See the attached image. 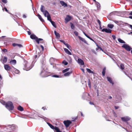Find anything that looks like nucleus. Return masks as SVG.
Returning a JSON list of instances; mask_svg holds the SVG:
<instances>
[{
  "label": "nucleus",
  "instance_id": "35",
  "mask_svg": "<svg viewBox=\"0 0 132 132\" xmlns=\"http://www.w3.org/2000/svg\"><path fill=\"white\" fill-rule=\"evenodd\" d=\"M106 70V68H104L103 69L102 72V75L103 76L105 75V72Z\"/></svg>",
  "mask_w": 132,
  "mask_h": 132
},
{
  "label": "nucleus",
  "instance_id": "56",
  "mask_svg": "<svg viewBox=\"0 0 132 132\" xmlns=\"http://www.w3.org/2000/svg\"><path fill=\"white\" fill-rule=\"evenodd\" d=\"M27 32H28V34L29 35H30L31 34V32L29 31H27Z\"/></svg>",
  "mask_w": 132,
  "mask_h": 132
},
{
  "label": "nucleus",
  "instance_id": "18",
  "mask_svg": "<svg viewBox=\"0 0 132 132\" xmlns=\"http://www.w3.org/2000/svg\"><path fill=\"white\" fill-rule=\"evenodd\" d=\"M54 33L57 38H59L60 37V36L59 34L56 31H54Z\"/></svg>",
  "mask_w": 132,
  "mask_h": 132
},
{
  "label": "nucleus",
  "instance_id": "63",
  "mask_svg": "<svg viewBox=\"0 0 132 132\" xmlns=\"http://www.w3.org/2000/svg\"><path fill=\"white\" fill-rule=\"evenodd\" d=\"M89 103L91 105H93L94 104L93 103H92L91 102H89Z\"/></svg>",
  "mask_w": 132,
  "mask_h": 132
},
{
  "label": "nucleus",
  "instance_id": "42",
  "mask_svg": "<svg viewBox=\"0 0 132 132\" xmlns=\"http://www.w3.org/2000/svg\"><path fill=\"white\" fill-rule=\"evenodd\" d=\"M114 22L118 24H119V23L120 21H117L116 20H114Z\"/></svg>",
  "mask_w": 132,
  "mask_h": 132
},
{
  "label": "nucleus",
  "instance_id": "62",
  "mask_svg": "<svg viewBox=\"0 0 132 132\" xmlns=\"http://www.w3.org/2000/svg\"><path fill=\"white\" fill-rule=\"evenodd\" d=\"M89 39H90V40H92L94 42H95L91 38H90Z\"/></svg>",
  "mask_w": 132,
  "mask_h": 132
},
{
  "label": "nucleus",
  "instance_id": "21",
  "mask_svg": "<svg viewBox=\"0 0 132 132\" xmlns=\"http://www.w3.org/2000/svg\"><path fill=\"white\" fill-rule=\"evenodd\" d=\"M119 25H120L121 26H124L126 25V23L123 22L122 21H120Z\"/></svg>",
  "mask_w": 132,
  "mask_h": 132
},
{
  "label": "nucleus",
  "instance_id": "33",
  "mask_svg": "<svg viewBox=\"0 0 132 132\" xmlns=\"http://www.w3.org/2000/svg\"><path fill=\"white\" fill-rule=\"evenodd\" d=\"M95 3L96 4V5L97 7L98 8H100V3H99L98 2H96Z\"/></svg>",
  "mask_w": 132,
  "mask_h": 132
},
{
  "label": "nucleus",
  "instance_id": "44",
  "mask_svg": "<svg viewBox=\"0 0 132 132\" xmlns=\"http://www.w3.org/2000/svg\"><path fill=\"white\" fill-rule=\"evenodd\" d=\"M74 33L75 35L76 36H77L78 35V33L76 31H74Z\"/></svg>",
  "mask_w": 132,
  "mask_h": 132
},
{
  "label": "nucleus",
  "instance_id": "43",
  "mask_svg": "<svg viewBox=\"0 0 132 132\" xmlns=\"http://www.w3.org/2000/svg\"><path fill=\"white\" fill-rule=\"evenodd\" d=\"M78 38L79 39L82 41H83L84 40V38H82L80 36H78Z\"/></svg>",
  "mask_w": 132,
  "mask_h": 132
},
{
  "label": "nucleus",
  "instance_id": "48",
  "mask_svg": "<svg viewBox=\"0 0 132 132\" xmlns=\"http://www.w3.org/2000/svg\"><path fill=\"white\" fill-rule=\"evenodd\" d=\"M17 46L20 47H22V45L20 44H17Z\"/></svg>",
  "mask_w": 132,
  "mask_h": 132
},
{
  "label": "nucleus",
  "instance_id": "39",
  "mask_svg": "<svg viewBox=\"0 0 132 132\" xmlns=\"http://www.w3.org/2000/svg\"><path fill=\"white\" fill-rule=\"evenodd\" d=\"M120 67H121V68L122 69V70H123L124 69V65H123V64H121V65H120Z\"/></svg>",
  "mask_w": 132,
  "mask_h": 132
},
{
  "label": "nucleus",
  "instance_id": "34",
  "mask_svg": "<svg viewBox=\"0 0 132 132\" xmlns=\"http://www.w3.org/2000/svg\"><path fill=\"white\" fill-rule=\"evenodd\" d=\"M51 23L52 24V25L55 28H56V26L55 25V23L53 21H51Z\"/></svg>",
  "mask_w": 132,
  "mask_h": 132
},
{
  "label": "nucleus",
  "instance_id": "38",
  "mask_svg": "<svg viewBox=\"0 0 132 132\" xmlns=\"http://www.w3.org/2000/svg\"><path fill=\"white\" fill-rule=\"evenodd\" d=\"M1 103L3 105H5V106L6 105V103L5 102H4L3 100H1L0 101Z\"/></svg>",
  "mask_w": 132,
  "mask_h": 132
},
{
  "label": "nucleus",
  "instance_id": "4",
  "mask_svg": "<svg viewBox=\"0 0 132 132\" xmlns=\"http://www.w3.org/2000/svg\"><path fill=\"white\" fill-rule=\"evenodd\" d=\"M24 66L25 68L24 69V70L26 71H28L32 68V67L31 66H29V64L28 63L27 61H25L24 62Z\"/></svg>",
  "mask_w": 132,
  "mask_h": 132
},
{
  "label": "nucleus",
  "instance_id": "28",
  "mask_svg": "<svg viewBox=\"0 0 132 132\" xmlns=\"http://www.w3.org/2000/svg\"><path fill=\"white\" fill-rule=\"evenodd\" d=\"M87 71L89 73H92L93 74H94V72L93 71H92L90 69L87 68L86 69Z\"/></svg>",
  "mask_w": 132,
  "mask_h": 132
},
{
  "label": "nucleus",
  "instance_id": "51",
  "mask_svg": "<svg viewBox=\"0 0 132 132\" xmlns=\"http://www.w3.org/2000/svg\"><path fill=\"white\" fill-rule=\"evenodd\" d=\"M2 50L4 52H7V50L5 49H4Z\"/></svg>",
  "mask_w": 132,
  "mask_h": 132
},
{
  "label": "nucleus",
  "instance_id": "27",
  "mask_svg": "<svg viewBox=\"0 0 132 132\" xmlns=\"http://www.w3.org/2000/svg\"><path fill=\"white\" fill-rule=\"evenodd\" d=\"M114 25L112 24H109L108 25V27L110 29L113 28V27H114Z\"/></svg>",
  "mask_w": 132,
  "mask_h": 132
},
{
  "label": "nucleus",
  "instance_id": "61",
  "mask_svg": "<svg viewBox=\"0 0 132 132\" xmlns=\"http://www.w3.org/2000/svg\"><path fill=\"white\" fill-rule=\"evenodd\" d=\"M42 109H43L44 110H45L46 109L45 108H44V107H42Z\"/></svg>",
  "mask_w": 132,
  "mask_h": 132
},
{
  "label": "nucleus",
  "instance_id": "45",
  "mask_svg": "<svg viewBox=\"0 0 132 132\" xmlns=\"http://www.w3.org/2000/svg\"><path fill=\"white\" fill-rule=\"evenodd\" d=\"M71 27L72 29H73L75 27V26L72 23H71Z\"/></svg>",
  "mask_w": 132,
  "mask_h": 132
},
{
  "label": "nucleus",
  "instance_id": "10",
  "mask_svg": "<svg viewBox=\"0 0 132 132\" xmlns=\"http://www.w3.org/2000/svg\"><path fill=\"white\" fill-rule=\"evenodd\" d=\"M112 30L109 29L104 28L102 30V31L105 32L106 33H111Z\"/></svg>",
  "mask_w": 132,
  "mask_h": 132
},
{
  "label": "nucleus",
  "instance_id": "40",
  "mask_svg": "<svg viewBox=\"0 0 132 132\" xmlns=\"http://www.w3.org/2000/svg\"><path fill=\"white\" fill-rule=\"evenodd\" d=\"M62 63L64 64L65 65H67L68 64V62H66V61H63V62H62Z\"/></svg>",
  "mask_w": 132,
  "mask_h": 132
},
{
  "label": "nucleus",
  "instance_id": "64",
  "mask_svg": "<svg viewBox=\"0 0 132 132\" xmlns=\"http://www.w3.org/2000/svg\"><path fill=\"white\" fill-rule=\"evenodd\" d=\"M130 27L132 29V25H130Z\"/></svg>",
  "mask_w": 132,
  "mask_h": 132
},
{
  "label": "nucleus",
  "instance_id": "23",
  "mask_svg": "<svg viewBox=\"0 0 132 132\" xmlns=\"http://www.w3.org/2000/svg\"><path fill=\"white\" fill-rule=\"evenodd\" d=\"M37 16L38 17L39 19H40V20L42 22H44V20L42 18L41 16L39 14H38L37 15Z\"/></svg>",
  "mask_w": 132,
  "mask_h": 132
},
{
  "label": "nucleus",
  "instance_id": "14",
  "mask_svg": "<svg viewBox=\"0 0 132 132\" xmlns=\"http://www.w3.org/2000/svg\"><path fill=\"white\" fill-rule=\"evenodd\" d=\"M10 63L12 65H15L16 64V61L15 60H11Z\"/></svg>",
  "mask_w": 132,
  "mask_h": 132
},
{
  "label": "nucleus",
  "instance_id": "24",
  "mask_svg": "<svg viewBox=\"0 0 132 132\" xmlns=\"http://www.w3.org/2000/svg\"><path fill=\"white\" fill-rule=\"evenodd\" d=\"M50 64L51 65H53V62L54 61V59L53 58H50Z\"/></svg>",
  "mask_w": 132,
  "mask_h": 132
},
{
  "label": "nucleus",
  "instance_id": "29",
  "mask_svg": "<svg viewBox=\"0 0 132 132\" xmlns=\"http://www.w3.org/2000/svg\"><path fill=\"white\" fill-rule=\"evenodd\" d=\"M65 45L66 46L67 48L69 49V50H70V48H71V46L69 45L68 43L65 44Z\"/></svg>",
  "mask_w": 132,
  "mask_h": 132
},
{
  "label": "nucleus",
  "instance_id": "30",
  "mask_svg": "<svg viewBox=\"0 0 132 132\" xmlns=\"http://www.w3.org/2000/svg\"><path fill=\"white\" fill-rule=\"evenodd\" d=\"M54 129L56 131V132H61L59 130V128L56 127H54Z\"/></svg>",
  "mask_w": 132,
  "mask_h": 132
},
{
  "label": "nucleus",
  "instance_id": "54",
  "mask_svg": "<svg viewBox=\"0 0 132 132\" xmlns=\"http://www.w3.org/2000/svg\"><path fill=\"white\" fill-rule=\"evenodd\" d=\"M60 42H62L64 44V45H65V44H66V43H65V41H64L63 40H60Z\"/></svg>",
  "mask_w": 132,
  "mask_h": 132
},
{
  "label": "nucleus",
  "instance_id": "7",
  "mask_svg": "<svg viewBox=\"0 0 132 132\" xmlns=\"http://www.w3.org/2000/svg\"><path fill=\"white\" fill-rule=\"evenodd\" d=\"M63 123L66 127L67 128L71 123V122L70 120H67L66 121H63Z\"/></svg>",
  "mask_w": 132,
  "mask_h": 132
},
{
  "label": "nucleus",
  "instance_id": "16",
  "mask_svg": "<svg viewBox=\"0 0 132 132\" xmlns=\"http://www.w3.org/2000/svg\"><path fill=\"white\" fill-rule=\"evenodd\" d=\"M107 79L108 80L111 84L112 85L114 84L113 82L112 79L111 78L109 77H107Z\"/></svg>",
  "mask_w": 132,
  "mask_h": 132
},
{
  "label": "nucleus",
  "instance_id": "2",
  "mask_svg": "<svg viewBox=\"0 0 132 132\" xmlns=\"http://www.w3.org/2000/svg\"><path fill=\"white\" fill-rule=\"evenodd\" d=\"M5 106L9 111L13 110L14 108L12 102L11 101H9L7 102Z\"/></svg>",
  "mask_w": 132,
  "mask_h": 132
},
{
  "label": "nucleus",
  "instance_id": "59",
  "mask_svg": "<svg viewBox=\"0 0 132 132\" xmlns=\"http://www.w3.org/2000/svg\"><path fill=\"white\" fill-rule=\"evenodd\" d=\"M82 42H84V43H87L86 41L84 39Z\"/></svg>",
  "mask_w": 132,
  "mask_h": 132
},
{
  "label": "nucleus",
  "instance_id": "52",
  "mask_svg": "<svg viewBox=\"0 0 132 132\" xmlns=\"http://www.w3.org/2000/svg\"><path fill=\"white\" fill-rule=\"evenodd\" d=\"M88 85L89 86V87H90V88H91V85H90V83L89 81L88 82Z\"/></svg>",
  "mask_w": 132,
  "mask_h": 132
},
{
  "label": "nucleus",
  "instance_id": "15",
  "mask_svg": "<svg viewBox=\"0 0 132 132\" xmlns=\"http://www.w3.org/2000/svg\"><path fill=\"white\" fill-rule=\"evenodd\" d=\"M64 50L65 51V52L67 54L69 55H72L71 53L67 49L64 48Z\"/></svg>",
  "mask_w": 132,
  "mask_h": 132
},
{
  "label": "nucleus",
  "instance_id": "58",
  "mask_svg": "<svg viewBox=\"0 0 132 132\" xmlns=\"http://www.w3.org/2000/svg\"><path fill=\"white\" fill-rule=\"evenodd\" d=\"M108 99H111L112 98V97L111 96H108Z\"/></svg>",
  "mask_w": 132,
  "mask_h": 132
},
{
  "label": "nucleus",
  "instance_id": "11",
  "mask_svg": "<svg viewBox=\"0 0 132 132\" xmlns=\"http://www.w3.org/2000/svg\"><path fill=\"white\" fill-rule=\"evenodd\" d=\"M4 67L5 69L7 71L10 70L11 69V67L8 64H5Z\"/></svg>",
  "mask_w": 132,
  "mask_h": 132
},
{
  "label": "nucleus",
  "instance_id": "36",
  "mask_svg": "<svg viewBox=\"0 0 132 132\" xmlns=\"http://www.w3.org/2000/svg\"><path fill=\"white\" fill-rule=\"evenodd\" d=\"M96 46L97 47V48H96V50H97L98 49H100L101 50H102V51H103V50L102 49V48L99 46L97 44H96Z\"/></svg>",
  "mask_w": 132,
  "mask_h": 132
},
{
  "label": "nucleus",
  "instance_id": "57",
  "mask_svg": "<svg viewBox=\"0 0 132 132\" xmlns=\"http://www.w3.org/2000/svg\"><path fill=\"white\" fill-rule=\"evenodd\" d=\"M23 17L24 18H26V16L25 14H23Z\"/></svg>",
  "mask_w": 132,
  "mask_h": 132
},
{
  "label": "nucleus",
  "instance_id": "20",
  "mask_svg": "<svg viewBox=\"0 0 132 132\" xmlns=\"http://www.w3.org/2000/svg\"><path fill=\"white\" fill-rule=\"evenodd\" d=\"M60 3L61 4V5L63 6H64V7H67V4L66 3H65L63 1H61Z\"/></svg>",
  "mask_w": 132,
  "mask_h": 132
},
{
  "label": "nucleus",
  "instance_id": "1",
  "mask_svg": "<svg viewBox=\"0 0 132 132\" xmlns=\"http://www.w3.org/2000/svg\"><path fill=\"white\" fill-rule=\"evenodd\" d=\"M41 71L40 75L42 77H45L48 76V72L46 71V68L45 65H43L41 68Z\"/></svg>",
  "mask_w": 132,
  "mask_h": 132
},
{
  "label": "nucleus",
  "instance_id": "9",
  "mask_svg": "<svg viewBox=\"0 0 132 132\" xmlns=\"http://www.w3.org/2000/svg\"><path fill=\"white\" fill-rule=\"evenodd\" d=\"M77 62L79 64L81 65H83L84 64L83 61L80 58L78 59Z\"/></svg>",
  "mask_w": 132,
  "mask_h": 132
},
{
  "label": "nucleus",
  "instance_id": "31",
  "mask_svg": "<svg viewBox=\"0 0 132 132\" xmlns=\"http://www.w3.org/2000/svg\"><path fill=\"white\" fill-rule=\"evenodd\" d=\"M47 123L51 128L53 129H54V127L50 123L47 122Z\"/></svg>",
  "mask_w": 132,
  "mask_h": 132
},
{
  "label": "nucleus",
  "instance_id": "26",
  "mask_svg": "<svg viewBox=\"0 0 132 132\" xmlns=\"http://www.w3.org/2000/svg\"><path fill=\"white\" fill-rule=\"evenodd\" d=\"M10 126V127L11 128V129L12 130L15 129L16 127V126L14 125H12Z\"/></svg>",
  "mask_w": 132,
  "mask_h": 132
},
{
  "label": "nucleus",
  "instance_id": "37",
  "mask_svg": "<svg viewBox=\"0 0 132 132\" xmlns=\"http://www.w3.org/2000/svg\"><path fill=\"white\" fill-rule=\"evenodd\" d=\"M69 70V68H67L65 69L63 71V73H64L68 71Z\"/></svg>",
  "mask_w": 132,
  "mask_h": 132
},
{
  "label": "nucleus",
  "instance_id": "19",
  "mask_svg": "<svg viewBox=\"0 0 132 132\" xmlns=\"http://www.w3.org/2000/svg\"><path fill=\"white\" fill-rule=\"evenodd\" d=\"M72 72L71 71H69L65 73L64 74V75L65 76H68L70 75L72 73Z\"/></svg>",
  "mask_w": 132,
  "mask_h": 132
},
{
  "label": "nucleus",
  "instance_id": "53",
  "mask_svg": "<svg viewBox=\"0 0 132 132\" xmlns=\"http://www.w3.org/2000/svg\"><path fill=\"white\" fill-rule=\"evenodd\" d=\"M17 44H16V43H13L12 44V45L13 46H14V47H15L16 46H17Z\"/></svg>",
  "mask_w": 132,
  "mask_h": 132
},
{
  "label": "nucleus",
  "instance_id": "50",
  "mask_svg": "<svg viewBox=\"0 0 132 132\" xmlns=\"http://www.w3.org/2000/svg\"><path fill=\"white\" fill-rule=\"evenodd\" d=\"M112 38H113V39L114 40H115V39H116V36L114 35H112Z\"/></svg>",
  "mask_w": 132,
  "mask_h": 132
},
{
  "label": "nucleus",
  "instance_id": "25",
  "mask_svg": "<svg viewBox=\"0 0 132 132\" xmlns=\"http://www.w3.org/2000/svg\"><path fill=\"white\" fill-rule=\"evenodd\" d=\"M18 109L20 111H22L23 110V108L21 106H19L18 107Z\"/></svg>",
  "mask_w": 132,
  "mask_h": 132
},
{
  "label": "nucleus",
  "instance_id": "3",
  "mask_svg": "<svg viewBox=\"0 0 132 132\" xmlns=\"http://www.w3.org/2000/svg\"><path fill=\"white\" fill-rule=\"evenodd\" d=\"M30 38L33 39H34L36 42L38 44H39V42L40 40H42L43 39L42 38H38L34 34H32L30 36Z\"/></svg>",
  "mask_w": 132,
  "mask_h": 132
},
{
  "label": "nucleus",
  "instance_id": "6",
  "mask_svg": "<svg viewBox=\"0 0 132 132\" xmlns=\"http://www.w3.org/2000/svg\"><path fill=\"white\" fill-rule=\"evenodd\" d=\"M45 9L43 5H41L40 8V10L41 11L43 12L44 16L45 17L46 16V13H48V12L46 10H44Z\"/></svg>",
  "mask_w": 132,
  "mask_h": 132
},
{
  "label": "nucleus",
  "instance_id": "12",
  "mask_svg": "<svg viewBox=\"0 0 132 132\" xmlns=\"http://www.w3.org/2000/svg\"><path fill=\"white\" fill-rule=\"evenodd\" d=\"M71 17L67 15L65 19V20L67 22L70 21L71 19Z\"/></svg>",
  "mask_w": 132,
  "mask_h": 132
},
{
  "label": "nucleus",
  "instance_id": "17",
  "mask_svg": "<svg viewBox=\"0 0 132 132\" xmlns=\"http://www.w3.org/2000/svg\"><path fill=\"white\" fill-rule=\"evenodd\" d=\"M7 58L6 56H4L3 59L2 60V62L3 63H4L6 62L7 61Z\"/></svg>",
  "mask_w": 132,
  "mask_h": 132
},
{
  "label": "nucleus",
  "instance_id": "22",
  "mask_svg": "<svg viewBox=\"0 0 132 132\" xmlns=\"http://www.w3.org/2000/svg\"><path fill=\"white\" fill-rule=\"evenodd\" d=\"M118 41L120 43H125V42L123 40L121 39L120 38H118Z\"/></svg>",
  "mask_w": 132,
  "mask_h": 132
},
{
  "label": "nucleus",
  "instance_id": "41",
  "mask_svg": "<svg viewBox=\"0 0 132 132\" xmlns=\"http://www.w3.org/2000/svg\"><path fill=\"white\" fill-rule=\"evenodd\" d=\"M52 77H55V78H59V77H60L59 76L57 75H52Z\"/></svg>",
  "mask_w": 132,
  "mask_h": 132
},
{
  "label": "nucleus",
  "instance_id": "49",
  "mask_svg": "<svg viewBox=\"0 0 132 132\" xmlns=\"http://www.w3.org/2000/svg\"><path fill=\"white\" fill-rule=\"evenodd\" d=\"M4 9H5V10L7 12H8V11L7 10V8H6L5 7H4V8H3V11H4Z\"/></svg>",
  "mask_w": 132,
  "mask_h": 132
},
{
  "label": "nucleus",
  "instance_id": "13",
  "mask_svg": "<svg viewBox=\"0 0 132 132\" xmlns=\"http://www.w3.org/2000/svg\"><path fill=\"white\" fill-rule=\"evenodd\" d=\"M46 17H47L48 20L50 21V22L52 21L51 19L50 15L48 12V13H46Z\"/></svg>",
  "mask_w": 132,
  "mask_h": 132
},
{
  "label": "nucleus",
  "instance_id": "55",
  "mask_svg": "<svg viewBox=\"0 0 132 132\" xmlns=\"http://www.w3.org/2000/svg\"><path fill=\"white\" fill-rule=\"evenodd\" d=\"M40 47H41L42 51H43L44 50V47L42 45H40Z\"/></svg>",
  "mask_w": 132,
  "mask_h": 132
},
{
  "label": "nucleus",
  "instance_id": "5",
  "mask_svg": "<svg viewBox=\"0 0 132 132\" xmlns=\"http://www.w3.org/2000/svg\"><path fill=\"white\" fill-rule=\"evenodd\" d=\"M122 47L123 48H125L127 51H130L132 48L130 46L127 44H124L122 46Z\"/></svg>",
  "mask_w": 132,
  "mask_h": 132
},
{
  "label": "nucleus",
  "instance_id": "8",
  "mask_svg": "<svg viewBox=\"0 0 132 132\" xmlns=\"http://www.w3.org/2000/svg\"><path fill=\"white\" fill-rule=\"evenodd\" d=\"M130 118L126 116L121 118V120L123 121H129Z\"/></svg>",
  "mask_w": 132,
  "mask_h": 132
},
{
  "label": "nucleus",
  "instance_id": "60",
  "mask_svg": "<svg viewBox=\"0 0 132 132\" xmlns=\"http://www.w3.org/2000/svg\"><path fill=\"white\" fill-rule=\"evenodd\" d=\"M78 58V57L77 56H75V60L76 61H77V60H76L77 58Z\"/></svg>",
  "mask_w": 132,
  "mask_h": 132
},
{
  "label": "nucleus",
  "instance_id": "32",
  "mask_svg": "<svg viewBox=\"0 0 132 132\" xmlns=\"http://www.w3.org/2000/svg\"><path fill=\"white\" fill-rule=\"evenodd\" d=\"M13 68L14 69V71H15V73H17V74H18L19 73V71L18 70H17V69H16L14 68Z\"/></svg>",
  "mask_w": 132,
  "mask_h": 132
},
{
  "label": "nucleus",
  "instance_id": "46",
  "mask_svg": "<svg viewBox=\"0 0 132 132\" xmlns=\"http://www.w3.org/2000/svg\"><path fill=\"white\" fill-rule=\"evenodd\" d=\"M2 2L3 3L6 4L7 3V0H2Z\"/></svg>",
  "mask_w": 132,
  "mask_h": 132
},
{
  "label": "nucleus",
  "instance_id": "47",
  "mask_svg": "<svg viewBox=\"0 0 132 132\" xmlns=\"http://www.w3.org/2000/svg\"><path fill=\"white\" fill-rule=\"evenodd\" d=\"M97 21L99 23V25H101V22L98 19L97 20Z\"/></svg>",
  "mask_w": 132,
  "mask_h": 132
}]
</instances>
